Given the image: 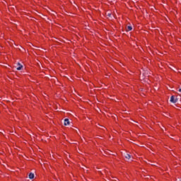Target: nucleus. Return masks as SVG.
Segmentation results:
<instances>
[{
    "label": "nucleus",
    "mask_w": 181,
    "mask_h": 181,
    "mask_svg": "<svg viewBox=\"0 0 181 181\" xmlns=\"http://www.w3.org/2000/svg\"><path fill=\"white\" fill-rule=\"evenodd\" d=\"M125 158H126V159H131V156L129 154L127 153L125 156Z\"/></svg>",
    "instance_id": "6"
},
{
    "label": "nucleus",
    "mask_w": 181,
    "mask_h": 181,
    "mask_svg": "<svg viewBox=\"0 0 181 181\" xmlns=\"http://www.w3.org/2000/svg\"><path fill=\"white\" fill-rule=\"evenodd\" d=\"M23 66L21 65V64L18 63V67H17V70H22V68Z\"/></svg>",
    "instance_id": "5"
},
{
    "label": "nucleus",
    "mask_w": 181,
    "mask_h": 181,
    "mask_svg": "<svg viewBox=\"0 0 181 181\" xmlns=\"http://www.w3.org/2000/svg\"><path fill=\"white\" fill-rule=\"evenodd\" d=\"M170 103H173L175 104L177 103V99L175 98L174 95H172L170 98Z\"/></svg>",
    "instance_id": "1"
},
{
    "label": "nucleus",
    "mask_w": 181,
    "mask_h": 181,
    "mask_svg": "<svg viewBox=\"0 0 181 181\" xmlns=\"http://www.w3.org/2000/svg\"><path fill=\"white\" fill-rule=\"evenodd\" d=\"M178 91H179L180 93H181V88L178 90Z\"/></svg>",
    "instance_id": "7"
},
{
    "label": "nucleus",
    "mask_w": 181,
    "mask_h": 181,
    "mask_svg": "<svg viewBox=\"0 0 181 181\" xmlns=\"http://www.w3.org/2000/svg\"><path fill=\"white\" fill-rule=\"evenodd\" d=\"M126 30H127V32H129V30H132V26L128 25V26L126 28Z\"/></svg>",
    "instance_id": "3"
},
{
    "label": "nucleus",
    "mask_w": 181,
    "mask_h": 181,
    "mask_svg": "<svg viewBox=\"0 0 181 181\" xmlns=\"http://www.w3.org/2000/svg\"><path fill=\"white\" fill-rule=\"evenodd\" d=\"M35 177V174L34 173H30L29 174V178L30 179H33Z\"/></svg>",
    "instance_id": "4"
},
{
    "label": "nucleus",
    "mask_w": 181,
    "mask_h": 181,
    "mask_svg": "<svg viewBox=\"0 0 181 181\" xmlns=\"http://www.w3.org/2000/svg\"><path fill=\"white\" fill-rule=\"evenodd\" d=\"M70 122L69 121V119H64V125H69Z\"/></svg>",
    "instance_id": "2"
}]
</instances>
